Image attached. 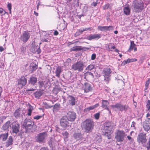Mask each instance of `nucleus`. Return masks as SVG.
<instances>
[{"label":"nucleus","instance_id":"nucleus-58","mask_svg":"<svg viewBox=\"0 0 150 150\" xmlns=\"http://www.w3.org/2000/svg\"><path fill=\"white\" fill-rule=\"evenodd\" d=\"M127 137L129 141H130V142H133L134 141V139L132 138L131 137H130V136H129V135L127 136Z\"/></svg>","mask_w":150,"mask_h":150},{"label":"nucleus","instance_id":"nucleus-22","mask_svg":"<svg viewBox=\"0 0 150 150\" xmlns=\"http://www.w3.org/2000/svg\"><path fill=\"white\" fill-rule=\"evenodd\" d=\"M109 103V102L108 100H102L101 107L104 109L108 110V106Z\"/></svg>","mask_w":150,"mask_h":150},{"label":"nucleus","instance_id":"nucleus-15","mask_svg":"<svg viewBox=\"0 0 150 150\" xmlns=\"http://www.w3.org/2000/svg\"><path fill=\"white\" fill-rule=\"evenodd\" d=\"M98 29L101 31L107 32L113 30L114 27L112 26H99L98 27Z\"/></svg>","mask_w":150,"mask_h":150},{"label":"nucleus","instance_id":"nucleus-33","mask_svg":"<svg viewBox=\"0 0 150 150\" xmlns=\"http://www.w3.org/2000/svg\"><path fill=\"white\" fill-rule=\"evenodd\" d=\"M8 136V132H7L4 134H3L0 135V139H2L4 141H5L7 139Z\"/></svg>","mask_w":150,"mask_h":150},{"label":"nucleus","instance_id":"nucleus-64","mask_svg":"<svg viewBox=\"0 0 150 150\" xmlns=\"http://www.w3.org/2000/svg\"><path fill=\"white\" fill-rule=\"evenodd\" d=\"M136 125V123L134 122V121H133L132 122V125H131V127H134V129H136V128L135 127V125Z\"/></svg>","mask_w":150,"mask_h":150},{"label":"nucleus","instance_id":"nucleus-32","mask_svg":"<svg viewBox=\"0 0 150 150\" xmlns=\"http://www.w3.org/2000/svg\"><path fill=\"white\" fill-rule=\"evenodd\" d=\"M83 50V48L81 46H76L72 47L71 49L72 51H78Z\"/></svg>","mask_w":150,"mask_h":150},{"label":"nucleus","instance_id":"nucleus-37","mask_svg":"<svg viewBox=\"0 0 150 150\" xmlns=\"http://www.w3.org/2000/svg\"><path fill=\"white\" fill-rule=\"evenodd\" d=\"M28 109L27 114L28 116H30L31 115L32 112L33 110V107L29 103H28Z\"/></svg>","mask_w":150,"mask_h":150},{"label":"nucleus","instance_id":"nucleus-30","mask_svg":"<svg viewBox=\"0 0 150 150\" xmlns=\"http://www.w3.org/2000/svg\"><path fill=\"white\" fill-rule=\"evenodd\" d=\"M13 142V137L12 136H10L8 138V140L6 142L5 145L6 147H8L9 146L12 145Z\"/></svg>","mask_w":150,"mask_h":150},{"label":"nucleus","instance_id":"nucleus-6","mask_svg":"<svg viewBox=\"0 0 150 150\" xmlns=\"http://www.w3.org/2000/svg\"><path fill=\"white\" fill-rule=\"evenodd\" d=\"M111 106L112 108H116L121 112L123 111L126 112L130 109L128 105H122L120 103H116L114 105H111Z\"/></svg>","mask_w":150,"mask_h":150},{"label":"nucleus","instance_id":"nucleus-40","mask_svg":"<svg viewBox=\"0 0 150 150\" xmlns=\"http://www.w3.org/2000/svg\"><path fill=\"white\" fill-rule=\"evenodd\" d=\"M146 110H149L150 112V100H148L146 102Z\"/></svg>","mask_w":150,"mask_h":150},{"label":"nucleus","instance_id":"nucleus-34","mask_svg":"<svg viewBox=\"0 0 150 150\" xmlns=\"http://www.w3.org/2000/svg\"><path fill=\"white\" fill-rule=\"evenodd\" d=\"M30 68L32 72H33L38 68V66L34 63H32L30 65Z\"/></svg>","mask_w":150,"mask_h":150},{"label":"nucleus","instance_id":"nucleus-11","mask_svg":"<svg viewBox=\"0 0 150 150\" xmlns=\"http://www.w3.org/2000/svg\"><path fill=\"white\" fill-rule=\"evenodd\" d=\"M47 133L46 132H43L38 134L36 137V141L39 143L45 142V139Z\"/></svg>","mask_w":150,"mask_h":150},{"label":"nucleus","instance_id":"nucleus-10","mask_svg":"<svg viewBox=\"0 0 150 150\" xmlns=\"http://www.w3.org/2000/svg\"><path fill=\"white\" fill-rule=\"evenodd\" d=\"M18 84L17 86L19 88V89L21 88L23 86H25L27 82V80L26 78L24 76H22L20 79L17 81Z\"/></svg>","mask_w":150,"mask_h":150},{"label":"nucleus","instance_id":"nucleus-53","mask_svg":"<svg viewBox=\"0 0 150 150\" xmlns=\"http://www.w3.org/2000/svg\"><path fill=\"white\" fill-rule=\"evenodd\" d=\"M91 28H83L82 29H81V31H82V33L86 31H87L88 30L91 31Z\"/></svg>","mask_w":150,"mask_h":150},{"label":"nucleus","instance_id":"nucleus-18","mask_svg":"<svg viewBox=\"0 0 150 150\" xmlns=\"http://www.w3.org/2000/svg\"><path fill=\"white\" fill-rule=\"evenodd\" d=\"M38 81V78L36 76H31L28 80V85H30L33 86L36 84Z\"/></svg>","mask_w":150,"mask_h":150},{"label":"nucleus","instance_id":"nucleus-16","mask_svg":"<svg viewBox=\"0 0 150 150\" xmlns=\"http://www.w3.org/2000/svg\"><path fill=\"white\" fill-rule=\"evenodd\" d=\"M23 125L25 127L26 129H30L33 127L32 123L31 120L29 119H26L23 123Z\"/></svg>","mask_w":150,"mask_h":150},{"label":"nucleus","instance_id":"nucleus-17","mask_svg":"<svg viewBox=\"0 0 150 150\" xmlns=\"http://www.w3.org/2000/svg\"><path fill=\"white\" fill-rule=\"evenodd\" d=\"M84 79L88 81L93 80L94 78L93 74L89 71H86L84 74Z\"/></svg>","mask_w":150,"mask_h":150},{"label":"nucleus","instance_id":"nucleus-59","mask_svg":"<svg viewBox=\"0 0 150 150\" xmlns=\"http://www.w3.org/2000/svg\"><path fill=\"white\" fill-rule=\"evenodd\" d=\"M99 105V104L98 103H97L96 104L92 106L93 109H94L95 108H96L98 107Z\"/></svg>","mask_w":150,"mask_h":150},{"label":"nucleus","instance_id":"nucleus-20","mask_svg":"<svg viewBox=\"0 0 150 150\" xmlns=\"http://www.w3.org/2000/svg\"><path fill=\"white\" fill-rule=\"evenodd\" d=\"M101 37V34H90L87 36L86 39L91 40L93 39H98Z\"/></svg>","mask_w":150,"mask_h":150},{"label":"nucleus","instance_id":"nucleus-31","mask_svg":"<svg viewBox=\"0 0 150 150\" xmlns=\"http://www.w3.org/2000/svg\"><path fill=\"white\" fill-rule=\"evenodd\" d=\"M43 93V91H37L34 93V95L35 97L37 98H39Z\"/></svg>","mask_w":150,"mask_h":150},{"label":"nucleus","instance_id":"nucleus-61","mask_svg":"<svg viewBox=\"0 0 150 150\" xmlns=\"http://www.w3.org/2000/svg\"><path fill=\"white\" fill-rule=\"evenodd\" d=\"M96 54H93L91 55V59L92 60H94L96 58Z\"/></svg>","mask_w":150,"mask_h":150},{"label":"nucleus","instance_id":"nucleus-41","mask_svg":"<svg viewBox=\"0 0 150 150\" xmlns=\"http://www.w3.org/2000/svg\"><path fill=\"white\" fill-rule=\"evenodd\" d=\"M79 0H74L73 5L75 7H77L79 6Z\"/></svg>","mask_w":150,"mask_h":150},{"label":"nucleus","instance_id":"nucleus-27","mask_svg":"<svg viewBox=\"0 0 150 150\" xmlns=\"http://www.w3.org/2000/svg\"><path fill=\"white\" fill-rule=\"evenodd\" d=\"M111 69L109 68H107L104 69L103 70V73L104 77L109 76L111 73Z\"/></svg>","mask_w":150,"mask_h":150},{"label":"nucleus","instance_id":"nucleus-44","mask_svg":"<svg viewBox=\"0 0 150 150\" xmlns=\"http://www.w3.org/2000/svg\"><path fill=\"white\" fill-rule=\"evenodd\" d=\"M81 29L78 30L75 33V35L76 36H79L82 33Z\"/></svg>","mask_w":150,"mask_h":150},{"label":"nucleus","instance_id":"nucleus-39","mask_svg":"<svg viewBox=\"0 0 150 150\" xmlns=\"http://www.w3.org/2000/svg\"><path fill=\"white\" fill-rule=\"evenodd\" d=\"M94 66L92 64H90L88 66L86 69V71H91L92 70L94 69Z\"/></svg>","mask_w":150,"mask_h":150},{"label":"nucleus","instance_id":"nucleus-29","mask_svg":"<svg viewBox=\"0 0 150 150\" xmlns=\"http://www.w3.org/2000/svg\"><path fill=\"white\" fill-rule=\"evenodd\" d=\"M62 72L61 68L60 67L58 66L56 69V70L55 71V76L58 78L60 77V74Z\"/></svg>","mask_w":150,"mask_h":150},{"label":"nucleus","instance_id":"nucleus-56","mask_svg":"<svg viewBox=\"0 0 150 150\" xmlns=\"http://www.w3.org/2000/svg\"><path fill=\"white\" fill-rule=\"evenodd\" d=\"M110 79L109 76H106L105 77L104 80L106 81L107 83H108V81Z\"/></svg>","mask_w":150,"mask_h":150},{"label":"nucleus","instance_id":"nucleus-48","mask_svg":"<svg viewBox=\"0 0 150 150\" xmlns=\"http://www.w3.org/2000/svg\"><path fill=\"white\" fill-rule=\"evenodd\" d=\"M150 78H148L146 80V83H145V87L147 88H148L149 84L150 83Z\"/></svg>","mask_w":150,"mask_h":150},{"label":"nucleus","instance_id":"nucleus-8","mask_svg":"<svg viewBox=\"0 0 150 150\" xmlns=\"http://www.w3.org/2000/svg\"><path fill=\"white\" fill-rule=\"evenodd\" d=\"M84 67V64L83 62L78 61L72 65L71 68L74 71H77L78 72H81L83 71Z\"/></svg>","mask_w":150,"mask_h":150},{"label":"nucleus","instance_id":"nucleus-2","mask_svg":"<svg viewBox=\"0 0 150 150\" xmlns=\"http://www.w3.org/2000/svg\"><path fill=\"white\" fill-rule=\"evenodd\" d=\"M132 6L134 12H140L144 8V3L141 0H135L133 2Z\"/></svg>","mask_w":150,"mask_h":150},{"label":"nucleus","instance_id":"nucleus-3","mask_svg":"<svg viewBox=\"0 0 150 150\" xmlns=\"http://www.w3.org/2000/svg\"><path fill=\"white\" fill-rule=\"evenodd\" d=\"M113 128V125L111 122H105L102 125V130L103 135H107V134L111 133Z\"/></svg>","mask_w":150,"mask_h":150},{"label":"nucleus","instance_id":"nucleus-60","mask_svg":"<svg viewBox=\"0 0 150 150\" xmlns=\"http://www.w3.org/2000/svg\"><path fill=\"white\" fill-rule=\"evenodd\" d=\"M3 13L4 14H5L6 13V12L2 8H0V13L2 14Z\"/></svg>","mask_w":150,"mask_h":150},{"label":"nucleus","instance_id":"nucleus-21","mask_svg":"<svg viewBox=\"0 0 150 150\" xmlns=\"http://www.w3.org/2000/svg\"><path fill=\"white\" fill-rule=\"evenodd\" d=\"M48 81L45 80L43 79L42 80L39 81L38 82L39 87L40 88H41L42 87L44 86L46 87L48 83Z\"/></svg>","mask_w":150,"mask_h":150},{"label":"nucleus","instance_id":"nucleus-24","mask_svg":"<svg viewBox=\"0 0 150 150\" xmlns=\"http://www.w3.org/2000/svg\"><path fill=\"white\" fill-rule=\"evenodd\" d=\"M69 104L71 106H74L76 104V99L75 98L72 96L69 95L68 97Z\"/></svg>","mask_w":150,"mask_h":150},{"label":"nucleus","instance_id":"nucleus-51","mask_svg":"<svg viewBox=\"0 0 150 150\" xmlns=\"http://www.w3.org/2000/svg\"><path fill=\"white\" fill-rule=\"evenodd\" d=\"M6 117L5 116H2L0 117V123H1L3 122V120L5 119Z\"/></svg>","mask_w":150,"mask_h":150},{"label":"nucleus","instance_id":"nucleus-55","mask_svg":"<svg viewBox=\"0 0 150 150\" xmlns=\"http://www.w3.org/2000/svg\"><path fill=\"white\" fill-rule=\"evenodd\" d=\"M36 50H36V52H37L38 54H39L41 53V50L40 48V47L38 48V47L37 46Z\"/></svg>","mask_w":150,"mask_h":150},{"label":"nucleus","instance_id":"nucleus-50","mask_svg":"<svg viewBox=\"0 0 150 150\" xmlns=\"http://www.w3.org/2000/svg\"><path fill=\"white\" fill-rule=\"evenodd\" d=\"M146 147L148 149H150V137L149 138V141L146 143Z\"/></svg>","mask_w":150,"mask_h":150},{"label":"nucleus","instance_id":"nucleus-47","mask_svg":"<svg viewBox=\"0 0 150 150\" xmlns=\"http://www.w3.org/2000/svg\"><path fill=\"white\" fill-rule=\"evenodd\" d=\"M93 110V109L92 106H90L89 107L86 108L84 109V111L87 112L88 111H89L90 110Z\"/></svg>","mask_w":150,"mask_h":150},{"label":"nucleus","instance_id":"nucleus-1","mask_svg":"<svg viewBox=\"0 0 150 150\" xmlns=\"http://www.w3.org/2000/svg\"><path fill=\"white\" fill-rule=\"evenodd\" d=\"M94 126V122L91 119H88L83 122L82 126L86 133H90L92 131Z\"/></svg>","mask_w":150,"mask_h":150},{"label":"nucleus","instance_id":"nucleus-9","mask_svg":"<svg viewBox=\"0 0 150 150\" xmlns=\"http://www.w3.org/2000/svg\"><path fill=\"white\" fill-rule=\"evenodd\" d=\"M146 134L144 132L139 133L137 137V142L139 144L144 145L146 142Z\"/></svg>","mask_w":150,"mask_h":150},{"label":"nucleus","instance_id":"nucleus-57","mask_svg":"<svg viewBox=\"0 0 150 150\" xmlns=\"http://www.w3.org/2000/svg\"><path fill=\"white\" fill-rule=\"evenodd\" d=\"M130 62H135L137 61V59L135 58H131V59H129Z\"/></svg>","mask_w":150,"mask_h":150},{"label":"nucleus","instance_id":"nucleus-49","mask_svg":"<svg viewBox=\"0 0 150 150\" xmlns=\"http://www.w3.org/2000/svg\"><path fill=\"white\" fill-rule=\"evenodd\" d=\"M7 7L9 11V13H11V3H8L7 4Z\"/></svg>","mask_w":150,"mask_h":150},{"label":"nucleus","instance_id":"nucleus-7","mask_svg":"<svg viewBox=\"0 0 150 150\" xmlns=\"http://www.w3.org/2000/svg\"><path fill=\"white\" fill-rule=\"evenodd\" d=\"M74 133L73 134V137L76 141H81L84 139V134L81 133L79 129H74Z\"/></svg>","mask_w":150,"mask_h":150},{"label":"nucleus","instance_id":"nucleus-62","mask_svg":"<svg viewBox=\"0 0 150 150\" xmlns=\"http://www.w3.org/2000/svg\"><path fill=\"white\" fill-rule=\"evenodd\" d=\"M98 1H94L93 2L92 4H91V5L92 6H96L97 4H98Z\"/></svg>","mask_w":150,"mask_h":150},{"label":"nucleus","instance_id":"nucleus-26","mask_svg":"<svg viewBox=\"0 0 150 150\" xmlns=\"http://www.w3.org/2000/svg\"><path fill=\"white\" fill-rule=\"evenodd\" d=\"M57 142L55 139L51 138L48 142L49 145L51 148H53L55 147Z\"/></svg>","mask_w":150,"mask_h":150},{"label":"nucleus","instance_id":"nucleus-23","mask_svg":"<svg viewBox=\"0 0 150 150\" xmlns=\"http://www.w3.org/2000/svg\"><path fill=\"white\" fill-rule=\"evenodd\" d=\"M21 109L19 108L17 109L13 113V115L16 118L19 119L22 116L21 114Z\"/></svg>","mask_w":150,"mask_h":150},{"label":"nucleus","instance_id":"nucleus-12","mask_svg":"<svg viewBox=\"0 0 150 150\" xmlns=\"http://www.w3.org/2000/svg\"><path fill=\"white\" fill-rule=\"evenodd\" d=\"M30 34L29 33L24 31L21 35L20 39L23 43H26L30 38Z\"/></svg>","mask_w":150,"mask_h":150},{"label":"nucleus","instance_id":"nucleus-38","mask_svg":"<svg viewBox=\"0 0 150 150\" xmlns=\"http://www.w3.org/2000/svg\"><path fill=\"white\" fill-rule=\"evenodd\" d=\"M62 134L64 136V140H67V139L69 137V133L67 132H64L62 133Z\"/></svg>","mask_w":150,"mask_h":150},{"label":"nucleus","instance_id":"nucleus-36","mask_svg":"<svg viewBox=\"0 0 150 150\" xmlns=\"http://www.w3.org/2000/svg\"><path fill=\"white\" fill-rule=\"evenodd\" d=\"M135 47V44L134 43V41H131L129 49L127 50V51L130 52L131 51L133 50L134 48Z\"/></svg>","mask_w":150,"mask_h":150},{"label":"nucleus","instance_id":"nucleus-46","mask_svg":"<svg viewBox=\"0 0 150 150\" xmlns=\"http://www.w3.org/2000/svg\"><path fill=\"white\" fill-rule=\"evenodd\" d=\"M130 61L129 59H127L126 60L124 61L122 63L121 65L123 66H124L125 64L128 63H129Z\"/></svg>","mask_w":150,"mask_h":150},{"label":"nucleus","instance_id":"nucleus-14","mask_svg":"<svg viewBox=\"0 0 150 150\" xmlns=\"http://www.w3.org/2000/svg\"><path fill=\"white\" fill-rule=\"evenodd\" d=\"M66 117L63 116L60 119V124L63 127H66L69 126V123Z\"/></svg>","mask_w":150,"mask_h":150},{"label":"nucleus","instance_id":"nucleus-43","mask_svg":"<svg viewBox=\"0 0 150 150\" xmlns=\"http://www.w3.org/2000/svg\"><path fill=\"white\" fill-rule=\"evenodd\" d=\"M20 50H21V52L22 53H25L26 52V47L21 46V47Z\"/></svg>","mask_w":150,"mask_h":150},{"label":"nucleus","instance_id":"nucleus-28","mask_svg":"<svg viewBox=\"0 0 150 150\" xmlns=\"http://www.w3.org/2000/svg\"><path fill=\"white\" fill-rule=\"evenodd\" d=\"M11 126V124L10 121L6 122L4 124L2 127V129L4 130H8L10 127Z\"/></svg>","mask_w":150,"mask_h":150},{"label":"nucleus","instance_id":"nucleus-52","mask_svg":"<svg viewBox=\"0 0 150 150\" xmlns=\"http://www.w3.org/2000/svg\"><path fill=\"white\" fill-rule=\"evenodd\" d=\"M100 115L99 112L95 114L94 115L95 118L96 120L98 119L99 118Z\"/></svg>","mask_w":150,"mask_h":150},{"label":"nucleus","instance_id":"nucleus-45","mask_svg":"<svg viewBox=\"0 0 150 150\" xmlns=\"http://www.w3.org/2000/svg\"><path fill=\"white\" fill-rule=\"evenodd\" d=\"M60 104L58 103L55 104L53 107V109L54 110H57L60 108Z\"/></svg>","mask_w":150,"mask_h":150},{"label":"nucleus","instance_id":"nucleus-19","mask_svg":"<svg viewBox=\"0 0 150 150\" xmlns=\"http://www.w3.org/2000/svg\"><path fill=\"white\" fill-rule=\"evenodd\" d=\"M143 127L145 131L148 132L150 129V118L146 119L143 122Z\"/></svg>","mask_w":150,"mask_h":150},{"label":"nucleus","instance_id":"nucleus-4","mask_svg":"<svg viewBox=\"0 0 150 150\" xmlns=\"http://www.w3.org/2000/svg\"><path fill=\"white\" fill-rule=\"evenodd\" d=\"M10 132L13 135H16L20 131V125L17 120L14 121L11 123Z\"/></svg>","mask_w":150,"mask_h":150},{"label":"nucleus","instance_id":"nucleus-63","mask_svg":"<svg viewBox=\"0 0 150 150\" xmlns=\"http://www.w3.org/2000/svg\"><path fill=\"white\" fill-rule=\"evenodd\" d=\"M41 117V116L39 115H37L34 116L33 117V118L34 119L38 120L40 119Z\"/></svg>","mask_w":150,"mask_h":150},{"label":"nucleus","instance_id":"nucleus-35","mask_svg":"<svg viewBox=\"0 0 150 150\" xmlns=\"http://www.w3.org/2000/svg\"><path fill=\"white\" fill-rule=\"evenodd\" d=\"M124 13L126 15H129L130 13V9L129 7H125L123 9Z\"/></svg>","mask_w":150,"mask_h":150},{"label":"nucleus","instance_id":"nucleus-13","mask_svg":"<svg viewBox=\"0 0 150 150\" xmlns=\"http://www.w3.org/2000/svg\"><path fill=\"white\" fill-rule=\"evenodd\" d=\"M66 117L69 121L73 122L76 118V114L74 112L69 111L67 113Z\"/></svg>","mask_w":150,"mask_h":150},{"label":"nucleus","instance_id":"nucleus-5","mask_svg":"<svg viewBox=\"0 0 150 150\" xmlns=\"http://www.w3.org/2000/svg\"><path fill=\"white\" fill-rule=\"evenodd\" d=\"M115 139L118 142H122L123 141L126 135L125 132L123 130H118L115 132Z\"/></svg>","mask_w":150,"mask_h":150},{"label":"nucleus","instance_id":"nucleus-54","mask_svg":"<svg viewBox=\"0 0 150 150\" xmlns=\"http://www.w3.org/2000/svg\"><path fill=\"white\" fill-rule=\"evenodd\" d=\"M109 6V4H106L103 7V9L104 10L108 9Z\"/></svg>","mask_w":150,"mask_h":150},{"label":"nucleus","instance_id":"nucleus-42","mask_svg":"<svg viewBox=\"0 0 150 150\" xmlns=\"http://www.w3.org/2000/svg\"><path fill=\"white\" fill-rule=\"evenodd\" d=\"M37 46H33L30 48V51L33 53H36Z\"/></svg>","mask_w":150,"mask_h":150},{"label":"nucleus","instance_id":"nucleus-25","mask_svg":"<svg viewBox=\"0 0 150 150\" xmlns=\"http://www.w3.org/2000/svg\"><path fill=\"white\" fill-rule=\"evenodd\" d=\"M84 90L85 92L86 93L91 91L92 90V87L91 84L88 83H85Z\"/></svg>","mask_w":150,"mask_h":150}]
</instances>
